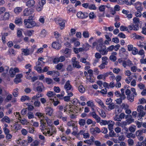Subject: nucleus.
I'll return each mask as SVG.
<instances>
[{
    "instance_id": "obj_1",
    "label": "nucleus",
    "mask_w": 146,
    "mask_h": 146,
    "mask_svg": "<svg viewBox=\"0 0 146 146\" xmlns=\"http://www.w3.org/2000/svg\"><path fill=\"white\" fill-rule=\"evenodd\" d=\"M137 95L135 89L134 88L131 89V91L128 90V100L131 102L133 101L134 96Z\"/></svg>"
},
{
    "instance_id": "obj_2",
    "label": "nucleus",
    "mask_w": 146,
    "mask_h": 146,
    "mask_svg": "<svg viewBox=\"0 0 146 146\" xmlns=\"http://www.w3.org/2000/svg\"><path fill=\"white\" fill-rule=\"evenodd\" d=\"M24 23L25 27L28 28H32L36 25L35 22L33 20H29L25 19L24 21Z\"/></svg>"
},
{
    "instance_id": "obj_3",
    "label": "nucleus",
    "mask_w": 146,
    "mask_h": 146,
    "mask_svg": "<svg viewBox=\"0 0 146 146\" xmlns=\"http://www.w3.org/2000/svg\"><path fill=\"white\" fill-rule=\"evenodd\" d=\"M76 15L78 18L81 19H84L88 17V14L86 12L83 13L82 11H79L77 13Z\"/></svg>"
},
{
    "instance_id": "obj_4",
    "label": "nucleus",
    "mask_w": 146,
    "mask_h": 146,
    "mask_svg": "<svg viewBox=\"0 0 146 146\" xmlns=\"http://www.w3.org/2000/svg\"><path fill=\"white\" fill-rule=\"evenodd\" d=\"M103 41L102 42H100V44H98L96 47V49L98 51H101L102 54L105 53L103 51L101 50L102 49H106V47L104 45L103 43Z\"/></svg>"
},
{
    "instance_id": "obj_5",
    "label": "nucleus",
    "mask_w": 146,
    "mask_h": 146,
    "mask_svg": "<svg viewBox=\"0 0 146 146\" xmlns=\"http://www.w3.org/2000/svg\"><path fill=\"white\" fill-rule=\"evenodd\" d=\"M64 88L65 89L66 92H68V91L71 90L72 91L73 90V88L70 83V81L69 80H68L66 82L64 86Z\"/></svg>"
},
{
    "instance_id": "obj_6",
    "label": "nucleus",
    "mask_w": 146,
    "mask_h": 146,
    "mask_svg": "<svg viewBox=\"0 0 146 146\" xmlns=\"http://www.w3.org/2000/svg\"><path fill=\"white\" fill-rule=\"evenodd\" d=\"M34 10L31 8H27L23 11L24 16H27L33 13Z\"/></svg>"
},
{
    "instance_id": "obj_7",
    "label": "nucleus",
    "mask_w": 146,
    "mask_h": 146,
    "mask_svg": "<svg viewBox=\"0 0 146 146\" xmlns=\"http://www.w3.org/2000/svg\"><path fill=\"white\" fill-rule=\"evenodd\" d=\"M19 72V70L18 68H15L14 69L11 68L9 71V73L11 75V76L12 77H13L16 73H18Z\"/></svg>"
},
{
    "instance_id": "obj_8",
    "label": "nucleus",
    "mask_w": 146,
    "mask_h": 146,
    "mask_svg": "<svg viewBox=\"0 0 146 146\" xmlns=\"http://www.w3.org/2000/svg\"><path fill=\"white\" fill-rule=\"evenodd\" d=\"M89 114L91 115L93 117L96 121L97 123H99L100 120V118L97 115L95 111L90 113Z\"/></svg>"
},
{
    "instance_id": "obj_9",
    "label": "nucleus",
    "mask_w": 146,
    "mask_h": 146,
    "mask_svg": "<svg viewBox=\"0 0 146 146\" xmlns=\"http://www.w3.org/2000/svg\"><path fill=\"white\" fill-rule=\"evenodd\" d=\"M135 8L138 11H142L143 9L141 7L142 4L139 2H137L134 4Z\"/></svg>"
},
{
    "instance_id": "obj_10",
    "label": "nucleus",
    "mask_w": 146,
    "mask_h": 146,
    "mask_svg": "<svg viewBox=\"0 0 146 146\" xmlns=\"http://www.w3.org/2000/svg\"><path fill=\"white\" fill-rule=\"evenodd\" d=\"M31 102H33V105L35 107H39L41 105L40 102L38 100L36 99H32Z\"/></svg>"
},
{
    "instance_id": "obj_11",
    "label": "nucleus",
    "mask_w": 146,
    "mask_h": 146,
    "mask_svg": "<svg viewBox=\"0 0 146 146\" xmlns=\"http://www.w3.org/2000/svg\"><path fill=\"white\" fill-rule=\"evenodd\" d=\"M52 46L55 49H59L61 47V45L58 42H54L52 44Z\"/></svg>"
},
{
    "instance_id": "obj_12",
    "label": "nucleus",
    "mask_w": 146,
    "mask_h": 146,
    "mask_svg": "<svg viewBox=\"0 0 146 146\" xmlns=\"http://www.w3.org/2000/svg\"><path fill=\"white\" fill-rule=\"evenodd\" d=\"M45 109L46 114L50 116H51L53 111V109L51 107H47Z\"/></svg>"
},
{
    "instance_id": "obj_13",
    "label": "nucleus",
    "mask_w": 146,
    "mask_h": 146,
    "mask_svg": "<svg viewBox=\"0 0 146 146\" xmlns=\"http://www.w3.org/2000/svg\"><path fill=\"white\" fill-rule=\"evenodd\" d=\"M44 88V86L41 83L40 84V85L37 86L36 88V91L39 92L41 93L42 92Z\"/></svg>"
},
{
    "instance_id": "obj_14",
    "label": "nucleus",
    "mask_w": 146,
    "mask_h": 146,
    "mask_svg": "<svg viewBox=\"0 0 146 146\" xmlns=\"http://www.w3.org/2000/svg\"><path fill=\"white\" fill-rule=\"evenodd\" d=\"M35 1L34 0H29L26 3V5L29 7H33L35 4Z\"/></svg>"
},
{
    "instance_id": "obj_15",
    "label": "nucleus",
    "mask_w": 146,
    "mask_h": 146,
    "mask_svg": "<svg viewBox=\"0 0 146 146\" xmlns=\"http://www.w3.org/2000/svg\"><path fill=\"white\" fill-rule=\"evenodd\" d=\"M99 9L100 12H103V13L100 16L104 17V12L105 10V5H102L99 7Z\"/></svg>"
},
{
    "instance_id": "obj_16",
    "label": "nucleus",
    "mask_w": 146,
    "mask_h": 146,
    "mask_svg": "<svg viewBox=\"0 0 146 146\" xmlns=\"http://www.w3.org/2000/svg\"><path fill=\"white\" fill-rule=\"evenodd\" d=\"M15 23L16 24L18 25H22L23 23L22 19L21 18L16 17L15 19Z\"/></svg>"
},
{
    "instance_id": "obj_17",
    "label": "nucleus",
    "mask_w": 146,
    "mask_h": 146,
    "mask_svg": "<svg viewBox=\"0 0 146 146\" xmlns=\"http://www.w3.org/2000/svg\"><path fill=\"white\" fill-rule=\"evenodd\" d=\"M22 7H17L14 9V12L16 14L18 15L22 11Z\"/></svg>"
},
{
    "instance_id": "obj_18",
    "label": "nucleus",
    "mask_w": 146,
    "mask_h": 146,
    "mask_svg": "<svg viewBox=\"0 0 146 146\" xmlns=\"http://www.w3.org/2000/svg\"><path fill=\"white\" fill-rule=\"evenodd\" d=\"M79 62L78 61H74L72 63L73 66L74 68H80L81 67V66L79 64Z\"/></svg>"
},
{
    "instance_id": "obj_19",
    "label": "nucleus",
    "mask_w": 146,
    "mask_h": 146,
    "mask_svg": "<svg viewBox=\"0 0 146 146\" xmlns=\"http://www.w3.org/2000/svg\"><path fill=\"white\" fill-rule=\"evenodd\" d=\"M1 121L2 122L5 121L7 123H9L10 122V119L7 116H5L1 119Z\"/></svg>"
},
{
    "instance_id": "obj_20",
    "label": "nucleus",
    "mask_w": 146,
    "mask_h": 146,
    "mask_svg": "<svg viewBox=\"0 0 146 146\" xmlns=\"http://www.w3.org/2000/svg\"><path fill=\"white\" fill-rule=\"evenodd\" d=\"M40 92H38L36 93V95L34 96L32 98V99L38 100V98L40 97H42L43 96V94H40Z\"/></svg>"
},
{
    "instance_id": "obj_21",
    "label": "nucleus",
    "mask_w": 146,
    "mask_h": 146,
    "mask_svg": "<svg viewBox=\"0 0 146 146\" xmlns=\"http://www.w3.org/2000/svg\"><path fill=\"white\" fill-rule=\"evenodd\" d=\"M133 23L135 24L138 25L139 24H141L142 23L140 20L137 17H135L133 19Z\"/></svg>"
},
{
    "instance_id": "obj_22",
    "label": "nucleus",
    "mask_w": 146,
    "mask_h": 146,
    "mask_svg": "<svg viewBox=\"0 0 146 146\" xmlns=\"http://www.w3.org/2000/svg\"><path fill=\"white\" fill-rule=\"evenodd\" d=\"M102 42V39L101 38L97 40L96 41H95L92 43V47L94 48L96 45L100 44V42Z\"/></svg>"
},
{
    "instance_id": "obj_23",
    "label": "nucleus",
    "mask_w": 146,
    "mask_h": 146,
    "mask_svg": "<svg viewBox=\"0 0 146 146\" xmlns=\"http://www.w3.org/2000/svg\"><path fill=\"white\" fill-rule=\"evenodd\" d=\"M34 69L37 71V72L39 73H41L42 72V69L39 66L36 65V66L34 67Z\"/></svg>"
},
{
    "instance_id": "obj_24",
    "label": "nucleus",
    "mask_w": 146,
    "mask_h": 146,
    "mask_svg": "<svg viewBox=\"0 0 146 146\" xmlns=\"http://www.w3.org/2000/svg\"><path fill=\"white\" fill-rule=\"evenodd\" d=\"M67 13H69L70 12H72V13H75L76 12V10L75 9L73 8H70L68 7H67Z\"/></svg>"
},
{
    "instance_id": "obj_25",
    "label": "nucleus",
    "mask_w": 146,
    "mask_h": 146,
    "mask_svg": "<svg viewBox=\"0 0 146 146\" xmlns=\"http://www.w3.org/2000/svg\"><path fill=\"white\" fill-rule=\"evenodd\" d=\"M46 95L49 97H54L56 95V94L53 92L49 91L47 92Z\"/></svg>"
},
{
    "instance_id": "obj_26",
    "label": "nucleus",
    "mask_w": 146,
    "mask_h": 146,
    "mask_svg": "<svg viewBox=\"0 0 146 146\" xmlns=\"http://www.w3.org/2000/svg\"><path fill=\"white\" fill-rule=\"evenodd\" d=\"M21 50H22L23 52L24 53V55L27 56L29 54V49L22 48Z\"/></svg>"
},
{
    "instance_id": "obj_27",
    "label": "nucleus",
    "mask_w": 146,
    "mask_h": 146,
    "mask_svg": "<svg viewBox=\"0 0 146 146\" xmlns=\"http://www.w3.org/2000/svg\"><path fill=\"white\" fill-rule=\"evenodd\" d=\"M121 107L123 109L125 110L126 113L128 114V105L127 104L125 105L123 103Z\"/></svg>"
},
{
    "instance_id": "obj_28",
    "label": "nucleus",
    "mask_w": 146,
    "mask_h": 146,
    "mask_svg": "<svg viewBox=\"0 0 146 146\" xmlns=\"http://www.w3.org/2000/svg\"><path fill=\"white\" fill-rule=\"evenodd\" d=\"M89 33L88 31H85L83 32L82 35L85 38H88L89 37Z\"/></svg>"
},
{
    "instance_id": "obj_29",
    "label": "nucleus",
    "mask_w": 146,
    "mask_h": 146,
    "mask_svg": "<svg viewBox=\"0 0 146 146\" xmlns=\"http://www.w3.org/2000/svg\"><path fill=\"white\" fill-rule=\"evenodd\" d=\"M84 50V49L82 48H75L74 49V51L76 53H77L79 52L82 51Z\"/></svg>"
},
{
    "instance_id": "obj_30",
    "label": "nucleus",
    "mask_w": 146,
    "mask_h": 146,
    "mask_svg": "<svg viewBox=\"0 0 146 146\" xmlns=\"http://www.w3.org/2000/svg\"><path fill=\"white\" fill-rule=\"evenodd\" d=\"M29 99L30 98L29 97L26 95L22 96L21 99V101L23 102L26 100H29Z\"/></svg>"
},
{
    "instance_id": "obj_31",
    "label": "nucleus",
    "mask_w": 146,
    "mask_h": 146,
    "mask_svg": "<svg viewBox=\"0 0 146 146\" xmlns=\"http://www.w3.org/2000/svg\"><path fill=\"white\" fill-rule=\"evenodd\" d=\"M145 52L144 50L143 49H141L139 51H138L137 54L141 56H142L144 58L145 56Z\"/></svg>"
},
{
    "instance_id": "obj_32",
    "label": "nucleus",
    "mask_w": 146,
    "mask_h": 146,
    "mask_svg": "<svg viewBox=\"0 0 146 146\" xmlns=\"http://www.w3.org/2000/svg\"><path fill=\"white\" fill-rule=\"evenodd\" d=\"M78 90L79 92L81 93H83L85 91V88L82 85H80L78 87Z\"/></svg>"
},
{
    "instance_id": "obj_33",
    "label": "nucleus",
    "mask_w": 146,
    "mask_h": 146,
    "mask_svg": "<svg viewBox=\"0 0 146 146\" xmlns=\"http://www.w3.org/2000/svg\"><path fill=\"white\" fill-rule=\"evenodd\" d=\"M108 59V58L106 56H104L102 58V63L106 65H107L108 62L107 61Z\"/></svg>"
},
{
    "instance_id": "obj_34",
    "label": "nucleus",
    "mask_w": 146,
    "mask_h": 146,
    "mask_svg": "<svg viewBox=\"0 0 146 146\" xmlns=\"http://www.w3.org/2000/svg\"><path fill=\"white\" fill-rule=\"evenodd\" d=\"M145 44H146V42L145 41L143 42H139L137 43L138 46L141 48L143 47L144 48Z\"/></svg>"
},
{
    "instance_id": "obj_35",
    "label": "nucleus",
    "mask_w": 146,
    "mask_h": 146,
    "mask_svg": "<svg viewBox=\"0 0 146 146\" xmlns=\"http://www.w3.org/2000/svg\"><path fill=\"white\" fill-rule=\"evenodd\" d=\"M79 123L81 126H84L86 124V120L84 119H81L79 121Z\"/></svg>"
},
{
    "instance_id": "obj_36",
    "label": "nucleus",
    "mask_w": 146,
    "mask_h": 146,
    "mask_svg": "<svg viewBox=\"0 0 146 146\" xmlns=\"http://www.w3.org/2000/svg\"><path fill=\"white\" fill-rule=\"evenodd\" d=\"M144 109V107L142 105H139L137 107V110L139 112L143 111Z\"/></svg>"
},
{
    "instance_id": "obj_37",
    "label": "nucleus",
    "mask_w": 146,
    "mask_h": 146,
    "mask_svg": "<svg viewBox=\"0 0 146 146\" xmlns=\"http://www.w3.org/2000/svg\"><path fill=\"white\" fill-rule=\"evenodd\" d=\"M108 105V110H111L114 109L115 108V105L114 103H112Z\"/></svg>"
},
{
    "instance_id": "obj_38",
    "label": "nucleus",
    "mask_w": 146,
    "mask_h": 146,
    "mask_svg": "<svg viewBox=\"0 0 146 146\" xmlns=\"http://www.w3.org/2000/svg\"><path fill=\"white\" fill-rule=\"evenodd\" d=\"M50 128H49V129H50L51 133L50 134V135L52 136L54 133L56 132V129L55 128V127L53 126L50 125Z\"/></svg>"
},
{
    "instance_id": "obj_39",
    "label": "nucleus",
    "mask_w": 146,
    "mask_h": 146,
    "mask_svg": "<svg viewBox=\"0 0 146 146\" xmlns=\"http://www.w3.org/2000/svg\"><path fill=\"white\" fill-rule=\"evenodd\" d=\"M45 80L46 82L48 84H50L53 83V80L51 78H46Z\"/></svg>"
},
{
    "instance_id": "obj_40",
    "label": "nucleus",
    "mask_w": 146,
    "mask_h": 146,
    "mask_svg": "<svg viewBox=\"0 0 146 146\" xmlns=\"http://www.w3.org/2000/svg\"><path fill=\"white\" fill-rule=\"evenodd\" d=\"M139 102L138 104H143L146 103V100L143 98H140L139 100Z\"/></svg>"
},
{
    "instance_id": "obj_41",
    "label": "nucleus",
    "mask_w": 146,
    "mask_h": 146,
    "mask_svg": "<svg viewBox=\"0 0 146 146\" xmlns=\"http://www.w3.org/2000/svg\"><path fill=\"white\" fill-rule=\"evenodd\" d=\"M132 51V53L134 55L137 54L138 53V50L135 47H134Z\"/></svg>"
},
{
    "instance_id": "obj_42",
    "label": "nucleus",
    "mask_w": 146,
    "mask_h": 146,
    "mask_svg": "<svg viewBox=\"0 0 146 146\" xmlns=\"http://www.w3.org/2000/svg\"><path fill=\"white\" fill-rule=\"evenodd\" d=\"M35 128L33 127H29L27 129V131L29 132L30 133H34L35 131L34 130Z\"/></svg>"
},
{
    "instance_id": "obj_43",
    "label": "nucleus",
    "mask_w": 146,
    "mask_h": 146,
    "mask_svg": "<svg viewBox=\"0 0 146 146\" xmlns=\"http://www.w3.org/2000/svg\"><path fill=\"white\" fill-rule=\"evenodd\" d=\"M88 8L90 9L94 10H95L97 9V7L94 4H90L89 5Z\"/></svg>"
},
{
    "instance_id": "obj_44",
    "label": "nucleus",
    "mask_w": 146,
    "mask_h": 146,
    "mask_svg": "<svg viewBox=\"0 0 146 146\" xmlns=\"http://www.w3.org/2000/svg\"><path fill=\"white\" fill-rule=\"evenodd\" d=\"M124 89L123 88H122L121 90V98H122L123 100L125 98V96L124 94Z\"/></svg>"
},
{
    "instance_id": "obj_45",
    "label": "nucleus",
    "mask_w": 146,
    "mask_h": 146,
    "mask_svg": "<svg viewBox=\"0 0 146 146\" xmlns=\"http://www.w3.org/2000/svg\"><path fill=\"white\" fill-rule=\"evenodd\" d=\"M134 121V119L132 118V116L131 115H128V124H130L133 122Z\"/></svg>"
},
{
    "instance_id": "obj_46",
    "label": "nucleus",
    "mask_w": 146,
    "mask_h": 146,
    "mask_svg": "<svg viewBox=\"0 0 146 146\" xmlns=\"http://www.w3.org/2000/svg\"><path fill=\"white\" fill-rule=\"evenodd\" d=\"M110 131L109 132V136L110 137H117V135L114 132V131L112 130H110Z\"/></svg>"
},
{
    "instance_id": "obj_47",
    "label": "nucleus",
    "mask_w": 146,
    "mask_h": 146,
    "mask_svg": "<svg viewBox=\"0 0 146 146\" xmlns=\"http://www.w3.org/2000/svg\"><path fill=\"white\" fill-rule=\"evenodd\" d=\"M9 17V13L8 12L5 13V15L3 16V20H6L8 19Z\"/></svg>"
},
{
    "instance_id": "obj_48",
    "label": "nucleus",
    "mask_w": 146,
    "mask_h": 146,
    "mask_svg": "<svg viewBox=\"0 0 146 146\" xmlns=\"http://www.w3.org/2000/svg\"><path fill=\"white\" fill-rule=\"evenodd\" d=\"M86 104L88 106H90L91 108L93 107L94 106V104L93 102L91 101H88L86 103Z\"/></svg>"
},
{
    "instance_id": "obj_49",
    "label": "nucleus",
    "mask_w": 146,
    "mask_h": 146,
    "mask_svg": "<svg viewBox=\"0 0 146 146\" xmlns=\"http://www.w3.org/2000/svg\"><path fill=\"white\" fill-rule=\"evenodd\" d=\"M63 113L60 111H58L56 112V116L57 117L60 118H61L62 116Z\"/></svg>"
},
{
    "instance_id": "obj_50",
    "label": "nucleus",
    "mask_w": 146,
    "mask_h": 146,
    "mask_svg": "<svg viewBox=\"0 0 146 146\" xmlns=\"http://www.w3.org/2000/svg\"><path fill=\"white\" fill-rule=\"evenodd\" d=\"M112 101V99L111 98H108L106 100V104L107 105H108L112 103L111 102Z\"/></svg>"
},
{
    "instance_id": "obj_51",
    "label": "nucleus",
    "mask_w": 146,
    "mask_h": 146,
    "mask_svg": "<svg viewBox=\"0 0 146 146\" xmlns=\"http://www.w3.org/2000/svg\"><path fill=\"white\" fill-rule=\"evenodd\" d=\"M50 100H51V101L53 102V105L54 106H57L58 104L60 103V102L58 101H55L53 99H52V98H50Z\"/></svg>"
},
{
    "instance_id": "obj_52",
    "label": "nucleus",
    "mask_w": 146,
    "mask_h": 146,
    "mask_svg": "<svg viewBox=\"0 0 146 146\" xmlns=\"http://www.w3.org/2000/svg\"><path fill=\"white\" fill-rule=\"evenodd\" d=\"M129 129L130 131L134 132L135 130V126L132 125L129 127Z\"/></svg>"
},
{
    "instance_id": "obj_53",
    "label": "nucleus",
    "mask_w": 146,
    "mask_h": 146,
    "mask_svg": "<svg viewBox=\"0 0 146 146\" xmlns=\"http://www.w3.org/2000/svg\"><path fill=\"white\" fill-rule=\"evenodd\" d=\"M143 133V131L141 130H139L136 131V134L137 136H141Z\"/></svg>"
},
{
    "instance_id": "obj_54",
    "label": "nucleus",
    "mask_w": 146,
    "mask_h": 146,
    "mask_svg": "<svg viewBox=\"0 0 146 146\" xmlns=\"http://www.w3.org/2000/svg\"><path fill=\"white\" fill-rule=\"evenodd\" d=\"M110 60L114 62L116 60V57L113 55L111 54L110 57Z\"/></svg>"
},
{
    "instance_id": "obj_55",
    "label": "nucleus",
    "mask_w": 146,
    "mask_h": 146,
    "mask_svg": "<svg viewBox=\"0 0 146 146\" xmlns=\"http://www.w3.org/2000/svg\"><path fill=\"white\" fill-rule=\"evenodd\" d=\"M54 90L56 93H59L60 92V90L59 87L55 86L53 88Z\"/></svg>"
},
{
    "instance_id": "obj_56",
    "label": "nucleus",
    "mask_w": 146,
    "mask_h": 146,
    "mask_svg": "<svg viewBox=\"0 0 146 146\" xmlns=\"http://www.w3.org/2000/svg\"><path fill=\"white\" fill-rule=\"evenodd\" d=\"M88 15L90 19H93L96 17L93 12L90 13Z\"/></svg>"
},
{
    "instance_id": "obj_57",
    "label": "nucleus",
    "mask_w": 146,
    "mask_h": 146,
    "mask_svg": "<svg viewBox=\"0 0 146 146\" xmlns=\"http://www.w3.org/2000/svg\"><path fill=\"white\" fill-rule=\"evenodd\" d=\"M63 66V65L62 63H59L56 66V68L58 70H60L62 69Z\"/></svg>"
},
{
    "instance_id": "obj_58",
    "label": "nucleus",
    "mask_w": 146,
    "mask_h": 146,
    "mask_svg": "<svg viewBox=\"0 0 146 146\" xmlns=\"http://www.w3.org/2000/svg\"><path fill=\"white\" fill-rule=\"evenodd\" d=\"M62 50V52L66 54H68L71 51L70 49L68 48H66L65 50Z\"/></svg>"
},
{
    "instance_id": "obj_59",
    "label": "nucleus",
    "mask_w": 146,
    "mask_h": 146,
    "mask_svg": "<svg viewBox=\"0 0 146 146\" xmlns=\"http://www.w3.org/2000/svg\"><path fill=\"white\" fill-rule=\"evenodd\" d=\"M84 142L86 143L89 144V145H93V141L91 140H86L84 141Z\"/></svg>"
},
{
    "instance_id": "obj_60",
    "label": "nucleus",
    "mask_w": 146,
    "mask_h": 146,
    "mask_svg": "<svg viewBox=\"0 0 146 146\" xmlns=\"http://www.w3.org/2000/svg\"><path fill=\"white\" fill-rule=\"evenodd\" d=\"M28 117L29 119H31L33 118L34 117V116L33 113L32 112H30L28 113Z\"/></svg>"
},
{
    "instance_id": "obj_61",
    "label": "nucleus",
    "mask_w": 146,
    "mask_h": 146,
    "mask_svg": "<svg viewBox=\"0 0 146 146\" xmlns=\"http://www.w3.org/2000/svg\"><path fill=\"white\" fill-rule=\"evenodd\" d=\"M120 30L121 31H127L128 30V28L126 27L123 26H121L120 28Z\"/></svg>"
},
{
    "instance_id": "obj_62",
    "label": "nucleus",
    "mask_w": 146,
    "mask_h": 146,
    "mask_svg": "<svg viewBox=\"0 0 146 146\" xmlns=\"http://www.w3.org/2000/svg\"><path fill=\"white\" fill-rule=\"evenodd\" d=\"M12 98V96L11 94H9L7 96L5 100H7V102H8L11 100Z\"/></svg>"
},
{
    "instance_id": "obj_63",
    "label": "nucleus",
    "mask_w": 146,
    "mask_h": 146,
    "mask_svg": "<svg viewBox=\"0 0 146 146\" xmlns=\"http://www.w3.org/2000/svg\"><path fill=\"white\" fill-rule=\"evenodd\" d=\"M8 52L9 54L11 55H13V56H15V53L13 49H10L9 50Z\"/></svg>"
},
{
    "instance_id": "obj_64",
    "label": "nucleus",
    "mask_w": 146,
    "mask_h": 146,
    "mask_svg": "<svg viewBox=\"0 0 146 146\" xmlns=\"http://www.w3.org/2000/svg\"><path fill=\"white\" fill-rule=\"evenodd\" d=\"M21 132L23 135H26L27 134L28 131L26 129H23L21 130Z\"/></svg>"
}]
</instances>
